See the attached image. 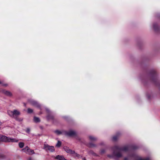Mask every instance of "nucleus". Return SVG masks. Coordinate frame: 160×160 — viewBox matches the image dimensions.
I'll return each instance as SVG.
<instances>
[{
	"label": "nucleus",
	"instance_id": "5701e85b",
	"mask_svg": "<svg viewBox=\"0 0 160 160\" xmlns=\"http://www.w3.org/2000/svg\"><path fill=\"white\" fill-rule=\"evenodd\" d=\"M54 132L58 135H60L62 133L61 132L57 130L54 131Z\"/></svg>",
	"mask_w": 160,
	"mask_h": 160
},
{
	"label": "nucleus",
	"instance_id": "6ab92c4d",
	"mask_svg": "<svg viewBox=\"0 0 160 160\" xmlns=\"http://www.w3.org/2000/svg\"><path fill=\"white\" fill-rule=\"evenodd\" d=\"M89 139L91 141H96L97 140V138L94 137H93L92 136H89Z\"/></svg>",
	"mask_w": 160,
	"mask_h": 160
},
{
	"label": "nucleus",
	"instance_id": "4be33fe9",
	"mask_svg": "<svg viewBox=\"0 0 160 160\" xmlns=\"http://www.w3.org/2000/svg\"><path fill=\"white\" fill-rule=\"evenodd\" d=\"M24 143L22 142H20L19 143L18 145L20 148H22L24 146Z\"/></svg>",
	"mask_w": 160,
	"mask_h": 160
},
{
	"label": "nucleus",
	"instance_id": "393cba45",
	"mask_svg": "<svg viewBox=\"0 0 160 160\" xmlns=\"http://www.w3.org/2000/svg\"><path fill=\"white\" fill-rule=\"evenodd\" d=\"M61 142L59 141H58L57 144L56 145V146H57L58 147H59L61 145Z\"/></svg>",
	"mask_w": 160,
	"mask_h": 160
},
{
	"label": "nucleus",
	"instance_id": "f257e3e1",
	"mask_svg": "<svg viewBox=\"0 0 160 160\" xmlns=\"http://www.w3.org/2000/svg\"><path fill=\"white\" fill-rule=\"evenodd\" d=\"M137 148V147L136 146H131L129 145L124 146L122 148L119 147L118 146H115L114 154L117 158H120L122 156V152H126L130 149H134Z\"/></svg>",
	"mask_w": 160,
	"mask_h": 160
},
{
	"label": "nucleus",
	"instance_id": "7c9ffc66",
	"mask_svg": "<svg viewBox=\"0 0 160 160\" xmlns=\"http://www.w3.org/2000/svg\"><path fill=\"white\" fill-rule=\"evenodd\" d=\"M100 145H104V142H102L101 143H100Z\"/></svg>",
	"mask_w": 160,
	"mask_h": 160
},
{
	"label": "nucleus",
	"instance_id": "c85d7f7f",
	"mask_svg": "<svg viewBox=\"0 0 160 160\" xmlns=\"http://www.w3.org/2000/svg\"><path fill=\"white\" fill-rule=\"evenodd\" d=\"M2 86L6 87L8 86V84H2Z\"/></svg>",
	"mask_w": 160,
	"mask_h": 160
},
{
	"label": "nucleus",
	"instance_id": "cd10ccee",
	"mask_svg": "<svg viewBox=\"0 0 160 160\" xmlns=\"http://www.w3.org/2000/svg\"><path fill=\"white\" fill-rule=\"evenodd\" d=\"M105 152V150L104 149H102L101 151V154L104 153Z\"/></svg>",
	"mask_w": 160,
	"mask_h": 160
},
{
	"label": "nucleus",
	"instance_id": "f8f14e48",
	"mask_svg": "<svg viewBox=\"0 0 160 160\" xmlns=\"http://www.w3.org/2000/svg\"><path fill=\"white\" fill-rule=\"evenodd\" d=\"M47 120L48 121L50 120H53L54 119V116L52 114H48L46 117Z\"/></svg>",
	"mask_w": 160,
	"mask_h": 160
},
{
	"label": "nucleus",
	"instance_id": "ddd939ff",
	"mask_svg": "<svg viewBox=\"0 0 160 160\" xmlns=\"http://www.w3.org/2000/svg\"><path fill=\"white\" fill-rule=\"evenodd\" d=\"M56 158L58 160H67L63 156L59 155L57 156Z\"/></svg>",
	"mask_w": 160,
	"mask_h": 160
},
{
	"label": "nucleus",
	"instance_id": "9d476101",
	"mask_svg": "<svg viewBox=\"0 0 160 160\" xmlns=\"http://www.w3.org/2000/svg\"><path fill=\"white\" fill-rule=\"evenodd\" d=\"M8 142H18L19 140L16 138H13L9 137Z\"/></svg>",
	"mask_w": 160,
	"mask_h": 160
},
{
	"label": "nucleus",
	"instance_id": "f03ea898",
	"mask_svg": "<svg viewBox=\"0 0 160 160\" xmlns=\"http://www.w3.org/2000/svg\"><path fill=\"white\" fill-rule=\"evenodd\" d=\"M7 113L10 117L14 118L17 121H21L22 120V118H18V117L20 115V112L16 109L14 110L13 111L8 110Z\"/></svg>",
	"mask_w": 160,
	"mask_h": 160
},
{
	"label": "nucleus",
	"instance_id": "20e7f679",
	"mask_svg": "<svg viewBox=\"0 0 160 160\" xmlns=\"http://www.w3.org/2000/svg\"><path fill=\"white\" fill-rule=\"evenodd\" d=\"M22 151L28 154H33L35 153L33 150L30 149L28 146H27L25 148L22 149Z\"/></svg>",
	"mask_w": 160,
	"mask_h": 160
},
{
	"label": "nucleus",
	"instance_id": "0eeeda50",
	"mask_svg": "<svg viewBox=\"0 0 160 160\" xmlns=\"http://www.w3.org/2000/svg\"><path fill=\"white\" fill-rule=\"evenodd\" d=\"M8 137L4 135H0V142H8Z\"/></svg>",
	"mask_w": 160,
	"mask_h": 160
},
{
	"label": "nucleus",
	"instance_id": "2f4dec72",
	"mask_svg": "<svg viewBox=\"0 0 160 160\" xmlns=\"http://www.w3.org/2000/svg\"><path fill=\"white\" fill-rule=\"evenodd\" d=\"M83 160H87L85 158H82Z\"/></svg>",
	"mask_w": 160,
	"mask_h": 160
},
{
	"label": "nucleus",
	"instance_id": "f3484780",
	"mask_svg": "<svg viewBox=\"0 0 160 160\" xmlns=\"http://www.w3.org/2000/svg\"><path fill=\"white\" fill-rule=\"evenodd\" d=\"M33 120L35 122L38 123L40 122V120L39 118L34 117L33 118Z\"/></svg>",
	"mask_w": 160,
	"mask_h": 160
},
{
	"label": "nucleus",
	"instance_id": "1a4fd4ad",
	"mask_svg": "<svg viewBox=\"0 0 160 160\" xmlns=\"http://www.w3.org/2000/svg\"><path fill=\"white\" fill-rule=\"evenodd\" d=\"M63 148L64 150L68 153L73 154V153H74V151L72 150L68 147H65Z\"/></svg>",
	"mask_w": 160,
	"mask_h": 160
},
{
	"label": "nucleus",
	"instance_id": "7ed1b4c3",
	"mask_svg": "<svg viewBox=\"0 0 160 160\" xmlns=\"http://www.w3.org/2000/svg\"><path fill=\"white\" fill-rule=\"evenodd\" d=\"M43 148L47 152H53L55 151V149L53 146H49L47 144H44Z\"/></svg>",
	"mask_w": 160,
	"mask_h": 160
},
{
	"label": "nucleus",
	"instance_id": "72a5a7b5",
	"mask_svg": "<svg viewBox=\"0 0 160 160\" xmlns=\"http://www.w3.org/2000/svg\"><path fill=\"white\" fill-rule=\"evenodd\" d=\"M0 84H2V82L0 81Z\"/></svg>",
	"mask_w": 160,
	"mask_h": 160
},
{
	"label": "nucleus",
	"instance_id": "a211bd4d",
	"mask_svg": "<svg viewBox=\"0 0 160 160\" xmlns=\"http://www.w3.org/2000/svg\"><path fill=\"white\" fill-rule=\"evenodd\" d=\"M153 27L155 31H158V30L159 28V27L158 26V25L156 24H153Z\"/></svg>",
	"mask_w": 160,
	"mask_h": 160
},
{
	"label": "nucleus",
	"instance_id": "6e6552de",
	"mask_svg": "<svg viewBox=\"0 0 160 160\" xmlns=\"http://www.w3.org/2000/svg\"><path fill=\"white\" fill-rule=\"evenodd\" d=\"M1 92L2 93L7 96L11 97L12 96V93L6 90H2Z\"/></svg>",
	"mask_w": 160,
	"mask_h": 160
},
{
	"label": "nucleus",
	"instance_id": "c756f323",
	"mask_svg": "<svg viewBox=\"0 0 160 160\" xmlns=\"http://www.w3.org/2000/svg\"><path fill=\"white\" fill-rule=\"evenodd\" d=\"M124 160H128L127 157H125L124 158Z\"/></svg>",
	"mask_w": 160,
	"mask_h": 160
},
{
	"label": "nucleus",
	"instance_id": "dca6fc26",
	"mask_svg": "<svg viewBox=\"0 0 160 160\" xmlns=\"http://www.w3.org/2000/svg\"><path fill=\"white\" fill-rule=\"evenodd\" d=\"M73 156L74 157H77L78 158H79L82 157V156H81L80 155L78 154L77 153L75 152L74 151V153H73Z\"/></svg>",
	"mask_w": 160,
	"mask_h": 160
},
{
	"label": "nucleus",
	"instance_id": "9b49d317",
	"mask_svg": "<svg viewBox=\"0 0 160 160\" xmlns=\"http://www.w3.org/2000/svg\"><path fill=\"white\" fill-rule=\"evenodd\" d=\"M113 155H111L109 154L107 155V157L110 158H113L115 160H117V158H115L116 157V158H117L115 155V154H114V147L113 148Z\"/></svg>",
	"mask_w": 160,
	"mask_h": 160
},
{
	"label": "nucleus",
	"instance_id": "aec40b11",
	"mask_svg": "<svg viewBox=\"0 0 160 160\" xmlns=\"http://www.w3.org/2000/svg\"><path fill=\"white\" fill-rule=\"evenodd\" d=\"M88 145L89 147L91 148L96 147V145L91 142L89 143Z\"/></svg>",
	"mask_w": 160,
	"mask_h": 160
},
{
	"label": "nucleus",
	"instance_id": "473e14b6",
	"mask_svg": "<svg viewBox=\"0 0 160 160\" xmlns=\"http://www.w3.org/2000/svg\"><path fill=\"white\" fill-rule=\"evenodd\" d=\"M29 160H33L31 158H30L29 159Z\"/></svg>",
	"mask_w": 160,
	"mask_h": 160
},
{
	"label": "nucleus",
	"instance_id": "4468645a",
	"mask_svg": "<svg viewBox=\"0 0 160 160\" xmlns=\"http://www.w3.org/2000/svg\"><path fill=\"white\" fill-rule=\"evenodd\" d=\"M120 135V133H118L116 135L113 137L112 140L114 141H116L118 139Z\"/></svg>",
	"mask_w": 160,
	"mask_h": 160
},
{
	"label": "nucleus",
	"instance_id": "2eb2a0df",
	"mask_svg": "<svg viewBox=\"0 0 160 160\" xmlns=\"http://www.w3.org/2000/svg\"><path fill=\"white\" fill-rule=\"evenodd\" d=\"M88 154L89 155H92L94 156H98V155H97V154L94 152L92 150H90L88 152Z\"/></svg>",
	"mask_w": 160,
	"mask_h": 160
},
{
	"label": "nucleus",
	"instance_id": "a878e982",
	"mask_svg": "<svg viewBox=\"0 0 160 160\" xmlns=\"http://www.w3.org/2000/svg\"><path fill=\"white\" fill-rule=\"evenodd\" d=\"M45 109L46 111L48 113V114H49V113L50 112V110H49V109L48 108H45Z\"/></svg>",
	"mask_w": 160,
	"mask_h": 160
},
{
	"label": "nucleus",
	"instance_id": "423d86ee",
	"mask_svg": "<svg viewBox=\"0 0 160 160\" xmlns=\"http://www.w3.org/2000/svg\"><path fill=\"white\" fill-rule=\"evenodd\" d=\"M30 104L32 106L41 109V105L37 101L33 100L29 101Z\"/></svg>",
	"mask_w": 160,
	"mask_h": 160
},
{
	"label": "nucleus",
	"instance_id": "39448f33",
	"mask_svg": "<svg viewBox=\"0 0 160 160\" xmlns=\"http://www.w3.org/2000/svg\"><path fill=\"white\" fill-rule=\"evenodd\" d=\"M64 132L65 135L69 137L75 136L76 134L75 131L72 130H70L68 132L64 131Z\"/></svg>",
	"mask_w": 160,
	"mask_h": 160
},
{
	"label": "nucleus",
	"instance_id": "b1692460",
	"mask_svg": "<svg viewBox=\"0 0 160 160\" xmlns=\"http://www.w3.org/2000/svg\"><path fill=\"white\" fill-rule=\"evenodd\" d=\"M27 112L28 113H31L33 112V110L30 108H28L27 110Z\"/></svg>",
	"mask_w": 160,
	"mask_h": 160
},
{
	"label": "nucleus",
	"instance_id": "412c9836",
	"mask_svg": "<svg viewBox=\"0 0 160 160\" xmlns=\"http://www.w3.org/2000/svg\"><path fill=\"white\" fill-rule=\"evenodd\" d=\"M136 160H150V158H138Z\"/></svg>",
	"mask_w": 160,
	"mask_h": 160
},
{
	"label": "nucleus",
	"instance_id": "bb28decb",
	"mask_svg": "<svg viewBox=\"0 0 160 160\" xmlns=\"http://www.w3.org/2000/svg\"><path fill=\"white\" fill-rule=\"evenodd\" d=\"M30 130V129L29 128H27L26 130V132L28 133H29Z\"/></svg>",
	"mask_w": 160,
	"mask_h": 160
}]
</instances>
